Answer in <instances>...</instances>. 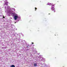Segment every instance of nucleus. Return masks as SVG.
I'll use <instances>...</instances> for the list:
<instances>
[{
  "mask_svg": "<svg viewBox=\"0 0 67 67\" xmlns=\"http://www.w3.org/2000/svg\"><path fill=\"white\" fill-rule=\"evenodd\" d=\"M50 14V13L48 14Z\"/></svg>",
  "mask_w": 67,
  "mask_h": 67,
  "instance_id": "12",
  "label": "nucleus"
},
{
  "mask_svg": "<svg viewBox=\"0 0 67 67\" xmlns=\"http://www.w3.org/2000/svg\"><path fill=\"white\" fill-rule=\"evenodd\" d=\"M32 44H34V43H32Z\"/></svg>",
  "mask_w": 67,
  "mask_h": 67,
  "instance_id": "10",
  "label": "nucleus"
},
{
  "mask_svg": "<svg viewBox=\"0 0 67 67\" xmlns=\"http://www.w3.org/2000/svg\"><path fill=\"white\" fill-rule=\"evenodd\" d=\"M28 47H29V46H27L26 47H27V48H28Z\"/></svg>",
  "mask_w": 67,
  "mask_h": 67,
  "instance_id": "9",
  "label": "nucleus"
},
{
  "mask_svg": "<svg viewBox=\"0 0 67 67\" xmlns=\"http://www.w3.org/2000/svg\"><path fill=\"white\" fill-rule=\"evenodd\" d=\"M34 66H37V63H35L34 64Z\"/></svg>",
  "mask_w": 67,
  "mask_h": 67,
  "instance_id": "4",
  "label": "nucleus"
},
{
  "mask_svg": "<svg viewBox=\"0 0 67 67\" xmlns=\"http://www.w3.org/2000/svg\"><path fill=\"white\" fill-rule=\"evenodd\" d=\"M11 67H15V66L14 65H12L11 66Z\"/></svg>",
  "mask_w": 67,
  "mask_h": 67,
  "instance_id": "5",
  "label": "nucleus"
},
{
  "mask_svg": "<svg viewBox=\"0 0 67 67\" xmlns=\"http://www.w3.org/2000/svg\"><path fill=\"white\" fill-rule=\"evenodd\" d=\"M50 4H51V3H48L47 4V5H50Z\"/></svg>",
  "mask_w": 67,
  "mask_h": 67,
  "instance_id": "8",
  "label": "nucleus"
},
{
  "mask_svg": "<svg viewBox=\"0 0 67 67\" xmlns=\"http://www.w3.org/2000/svg\"><path fill=\"white\" fill-rule=\"evenodd\" d=\"M54 7H55L54 6L53 7L52 6L51 8V10H52L53 12H55V9L54 8Z\"/></svg>",
  "mask_w": 67,
  "mask_h": 67,
  "instance_id": "1",
  "label": "nucleus"
},
{
  "mask_svg": "<svg viewBox=\"0 0 67 67\" xmlns=\"http://www.w3.org/2000/svg\"><path fill=\"white\" fill-rule=\"evenodd\" d=\"M4 17H3V18H4Z\"/></svg>",
  "mask_w": 67,
  "mask_h": 67,
  "instance_id": "11",
  "label": "nucleus"
},
{
  "mask_svg": "<svg viewBox=\"0 0 67 67\" xmlns=\"http://www.w3.org/2000/svg\"><path fill=\"white\" fill-rule=\"evenodd\" d=\"M14 18L15 20H16V19H17V18H18V16L17 15L15 16L14 17Z\"/></svg>",
  "mask_w": 67,
  "mask_h": 67,
  "instance_id": "3",
  "label": "nucleus"
},
{
  "mask_svg": "<svg viewBox=\"0 0 67 67\" xmlns=\"http://www.w3.org/2000/svg\"><path fill=\"white\" fill-rule=\"evenodd\" d=\"M63 67H64V66H63Z\"/></svg>",
  "mask_w": 67,
  "mask_h": 67,
  "instance_id": "13",
  "label": "nucleus"
},
{
  "mask_svg": "<svg viewBox=\"0 0 67 67\" xmlns=\"http://www.w3.org/2000/svg\"><path fill=\"white\" fill-rule=\"evenodd\" d=\"M52 7H53H53H54V5L52 4Z\"/></svg>",
  "mask_w": 67,
  "mask_h": 67,
  "instance_id": "6",
  "label": "nucleus"
},
{
  "mask_svg": "<svg viewBox=\"0 0 67 67\" xmlns=\"http://www.w3.org/2000/svg\"><path fill=\"white\" fill-rule=\"evenodd\" d=\"M35 10L36 11V10H37V8H35Z\"/></svg>",
  "mask_w": 67,
  "mask_h": 67,
  "instance_id": "7",
  "label": "nucleus"
},
{
  "mask_svg": "<svg viewBox=\"0 0 67 67\" xmlns=\"http://www.w3.org/2000/svg\"><path fill=\"white\" fill-rule=\"evenodd\" d=\"M7 1L8 0H5V1H4L5 4L6 5H8V2H7Z\"/></svg>",
  "mask_w": 67,
  "mask_h": 67,
  "instance_id": "2",
  "label": "nucleus"
}]
</instances>
